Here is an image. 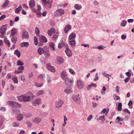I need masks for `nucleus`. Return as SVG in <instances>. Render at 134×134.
Returning <instances> with one entry per match:
<instances>
[{
    "label": "nucleus",
    "instance_id": "32",
    "mask_svg": "<svg viewBox=\"0 0 134 134\" xmlns=\"http://www.w3.org/2000/svg\"><path fill=\"white\" fill-rule=\"evenodd\" d=\"M122 104L121 103H119L117 107L118 110L119 111H120L122 110Z\"/></svg>",
    "mask_w": 134,
    "mask_h": 134
},
{
    "label": "nucleus",
    "instance_id": "22",
    "mask_svg": "<svg viewBox=\"0 0 134 134\" xmlns=\"http://www.w3.org/2000/svg\"><path fill=\"white\" fill-rule=\"evenodd\" d=\"M109 111V109H108L104 108L103 109L102 111H101V114H105V115L107 116Z\"/></svg>",
    "mask_w": 134,
    "mask_h": 134
},
{
    "label": "nucleus",
    "instance_id": "55",
    "mask_svg": "<svg viewBox=\"0 0 134 134\" xmlns=\"http://www.w3.org/2000/svg\"><path fill=\"white\" fill-rule=\"evenodd\" d=\"M92 118V115H90L87 118V120L88 121H90Z\"/></svg>",
    "mask_w": 134,
    "mask_h": 134
},
{
    "label": "nucleus",
    "instance_id": "39",
    "mask_svg": "<svg viewBox=\"0 0 134 134\" xmlns=\"http://www.w3.org/2000/svg\"><path fill=\"white\" fill-rule=\"evenodd\" d=\"M35 33L37 36H39L40 34V30L38 28L36 27L35 29Z\"/></svg>",
    "mask_w": 134,
    "mask_h": 134
},
{
    "label": "nucleus",
    "instance_id": "4",
    "mask_svg": "<svg viewBox=\"0 0 134 134\" xmlns=\"http://www.w3.org/2000/svg\"><path fill=\"white\" fill-rule=\"evenodd\" d=\"M5 25H3L0 28V37L1 38H3L5 33L6 28L5 27Z\"/></svg>",
    "mask_w": 134,
    "mask_h": 134
},
{
    "label": "nucleus",
    "instance_id": "52",
    "mask_svg": "<svg viewBox=\"0 0 134 134\" xmlns=\"http://www.w3.org/2000/svg\"><path fill=\"white\" fill-rule=\"evenodd\" d=\"M102 74L103 76L106 77H107L108 76H111L110 75H109L106 73L105 71H104L102 72Z\"/></svg>",
    "mask_w": 134,
    "mask_h": 134
},
{
    "label": "nucleus",
    "instance_id": "43",
    "mask_svg": "<svg viewBox=\"0 0 134 134\" xmlns=\"http://www.w3.org/2000/svg\"><path fill=\"white\" fill-rule=\"evenodd\" d=\"M106 90L105 87L104 86L103 87V88L101 91V93L103 95H104L105 94V91Z\"/></svg>",
    "mask_w": 134,
    "mask_h": 134
},
{
    "label": "nucleus",
    "instance_id": "27",
    "mask_svg": "<svg viewBox=\"0 0 134 134\" xmlns=\"http://www.w3.org/2000/svg\"><path fill=\"white\" fill-rule=\"evenodd\" d=\"M4 42L9 47H10V42L8 40L6 36L4 37Z\"/></svg>",
    "mask_w": 134,
    "mask_h": 134
},
{
    "label": "nucleus",
    "instance_id": "12",
    "mask_svg": "<svg viewBox=\"0 0 134 134\" xmlns=\"http://www.w3.org/2000/svg\"><path fill=\"white\" fill-rule=\"evenodd\" d=\"M47 68L50 71L54 72L55 71V70L54 67L51 66L49 64H46Z\"/></svg>",
    "mask_w": 134,
    "mask_h": 134
},
{
    "label": "nucleus",
    "instance_id": "3",
    "mask_svg": "<svg viewBox=\"0 0 134 134\" xmlns=\"http://www.w3.org/2000/svg\"><path fill=\"white\" fill-rule=\"evenodd\" d=\"M7 103L12 107L19 108L20 107V105L16 102L9 101L7 102Z\"/></svg>",
    "mask_w": 134,
    "mask_h": 134
},
{
    "label": "nucleus",
    "instance_id": "15",
    "mask_svg": "<svg viewBox=\"0 0 134 134\" xmlns=\"http://www.w3.org/2000/svg\"><path fill=\"white\" fill-rule=\"evenodd\" d=\"M65 52L68 57H69L72 56V53L69 47L66 48Z\"/></svg>",
    "mask_w": 134,
    "mask_h": 134
},
{
    "label": "nucleus",
    "instance_id": "47",
    "mask_svg": "<svg viewBox=\"0 0 134 134\" xmlns=\"http://www.w3.org/2000/svg\"><path fill=\"white\" fill-rule=\"evenodd\" d=\"M43 84L42 83H35V85L37 87H41L43 85Z\"/></svg>",
    "mask_w": 134,
    "mask_h": 134
},
{
    "label": "nucleus",
    "instance_id": "50",
    "mask_svg": "<svg viewBox=\"0 0 134 134\" xmlns=\"http://www.w3.org/2000/svg\"><path fill=\"white\" fill-rule=\"evenodd\" d=\"M13 113L14 114H15V113H18L20 112V110L18 109H13Z\"/></svg>",
    "mask_w": 134,
    "mask_h": 134
},
{
    "label": "nucleus",
    "instance_id": "1",
    "mask_svg": "<svg viewBox=\"0 0 134 134\" xmlns=\"http://www.w3.org/2000/svg\"><path fill=\"white\" fill-rule=\"evenodd\" d=\"M61 77L62 79L64 81L66 85L71 86L73 81L68 77L66 72L65 71H63L60 73Z\"/></svg>",
    "mask_w": 134,
    "mask_h": 134
},
{
    "label": "nucleus",
    "instance_id": "60",
    "mask_svg": "<svg viewBox=\"0 0 134 134\" xmlns=\"http://www.w3.org/2000/svg\"><path fill=\"white\" fill-rule=\"evenodd\" d=\"M126 37V36L124 35H122L121 37V38L123 40H125V39Z\"/></svg>",
    "mask_w": 134,
    "mask_h": 134
},
{
    "label": "nucleus",
    "instance_id": "51",
    "mask_svg": "<svg viewBox=\"0 0 134 134\" xmlns=\"http://www.w3.org/2000/svg\"><path fill=\"white\" fill-rule=\"evenodd\" d=\"M116 120H118V123H119L120 121H123V119L122 118H120L119 116L117 117Z\"/></svg>",
    "mask_w": 134,
    "mask_h": 134
},
{
    "label": "nucleus",
    "instance_id": "33",
    "mask_svg": "<svg viewBox=\"0 0 134 134\" xmlns=\"http://www.w3.org/2000/svg\"><path fill=\"white\" fill-rule=\"evenodd\" d=\"M67 45V44L65 43L64 42H62L61 43H59L58 44V47L59 48H60L63 47L64 45Z\"/></svg>",
    "mask_w": 134,
    "mask_h": 134
},
{
    "label": "nucleus",
    "instance_id": "59",
    "mask_svg": "<svg viewBox=\"0 0 134 134\" xmlns=\"http://www.w3.org/2000/svg\"><path fill=\"white\" fill-rule=\"evenodd\" d=\"M32 115L31 113L27 114L26 115H25V116L26 118H29Z\"/></svg>",
    "mask_w": 134,
    "mask_h": 134
},
{
    "label": "nucleus",
    "instance_id": "18",
    "mask_svg": "<svg viewBox=\"0 0 134 134\" xmlns=\"http://www.w3.org/2000/svg\"><path fill=\"white\" fill-rule=\"evenodd\" d=\"M64 92L67 94H69L72 93L73 91L70 87H67L65 88L64 90Z\"/></svg>",
    "mask_w": 134,
    "mask_h": 134
},
{
    "label": "nucleus",
    "instance_id": "8",
    "mask_svg": "<svg viewBox=\"0 0 134 134\" xmlns=\"http://www.w3.org/2000/svg\"><path fill=\"white\" fill-rule=\"evenodd\" d=\"M84 84V82L80 80H78L77 81V87L78 89H81L83 88Z\"/></svg>",
    "mask_w": 134,
    "mask_h": 134
},
{
    "label": "nucleus",
    "instance_id": "61",
    "mask_svg": "<svg viewBox=\"0 0 134 134\" xmlns=\"http://www.w3.org/2000/svg\"><path fill=\"white\" fill-rule=\"evenodd\" d=\"M21 9H19L18 8H17L15 10V12L16 13H19L20 11L21 10Z\"/></svg>",
    "mask_w": 134,
    "mask_h": 134
},
{
    "label": "nucleus",
    "instance_id": "20",
    "mask_svg": "<svg viewBox=\"0 0 134 134\" xmlns=\"http://www.w3.org/2000/svg\"><path fill=\"white\" fill-rule=\"evenodd\" d=\"M69 44L72 47H74L76 44V41L75 40H68Z\"/></svg>",
    "mask_w": 134,
    "mask_h": 134
},
{
    "label": "nucleus",
    "instance_id": "31",
    "mask_svg": "<svg viewBox=\"0 0 134 134\" xmlns=\"http://www.w3.org/2000/svg\"><path fill=\"white\" fill-rule=\"evenodd\" d=\"M47 83L49 84L51 83L52 81V79L50 76L48 75L47 76Z\"/></svg>",
    "mask_w": 134,
    "mask_h": 134
},
{
    "label": "nucleus",
    "instance_id": "5",
    "mask_svg": "<svg viewBox=\"0 0 134 134\" xmlns=\"http://www.w3.org/2000/svg\"><path fill=\"white\" fill-rule=\"evenodd\" d=\"M64 14V10L61 9H57L54 13V15L57 16H61Z\"/></svg>",
    "mask_w": 134,
    "mask_h": 134
},
{
    "label": "nucleus",
    "instance_id": "6",
    "mask_svg": "<svg viewBox=\"0 0 134 134\" xmlns=\"http://www.w3.org/2000/svg\"><path fill=\"white\" fill-rule=\"evenodd\" d=\"M53 0H47L46 2L43 4L45 8L47 9H48L51 7Z\"/></svg>",
    "mask_w": 134,
    "mask_h": 134
},
{
    "label": "nucleus",
    "instance_id": "9",
    "mask_svg": "<svg viewBox=\"0 0 134 134\" xmlns=\"http://www.w3.org/2000/svg\"><path fill=\"white\" fill-rule=\"evenodd\" d=\"M46 50H48V48L46 46L43 47V48L41 47H39L38 50V53L39 54L41 55L43 53H44Z\"/></svg>",
    "mask_w": 134,
    "mask_h": 134
},
{
    "label": "nucleus",
    "instance_id": "62",
    "mask_svg": "<svg viewBox=\"0 0 134 134\" xmlns=\"http://www.w3.org/2000/svg\"><path fill=\"white\" fill-rule=\"evenodd\" d=\"M130 79V77H127L124 79V82L126 83L127 82L129 81Z\"/></svg>",
    "mask_w": 134,
    "mask_h": 134
},
{
    "label": "nucleus",
    "instance_id": "38",
    "mask_svg": "<svg viewBox=\"0 0 134 134\" xmlns=\"http://www.w3.org/2000/svg\"><path fill=\"white\" fill-rule=\"evenodd\" d=\"M127 23V21L125 20H122L121 21L120 25L123 27H124L125 26Z\"/></svg>",
    "mask_w": 134,
    "mask_h": 134
},
{
    "label": "nucleus",
    "instance_id": "29",
    "mask_svg": "<svg viewBox=\"0 0 134 134\" xmlns=\"http://www.w3.org/2000/svg\"><path fill=\"white\" fill-rule=\"evenodd\" d=\"M20 53L18 49L15 50L14 52V54L16 55L18 58H19L20 56Z\"/></svg>",
    "mask_w": 134,
    "mask_h": 134
},
{
    "label": "nucleus",
    "instance_id": "30",
    "mask_svg": "<svg viewBox=\"0 0 134 134\" xmlns=\"http://www.w3.org/2000/svg\"><path fill=\"white\" fill-rule=\"evenodd\" d=\"M29 5L31 8H33L35 6V2L34 0H31L30 1Z\"/></svg>",
    "mask_w": 134,
    "mask_h": 134
},
{
    "label": "nucleus",
    "instance_id": "10",
    "mask_svg": "<svg viewBox=\"0 0 134 134\" xmlns=\"http://www.w3.org/2000/svg\"><path fill=\"white\" fill-rule=\"evenodd\" d=\"M63 103V101L60 100L57 101L55 103V106L57 108H59L61 107Z\"/></svg>",
    "mask_w": 134,
    "mask_h": 134
},
{
    "label": "nucleus",
    "instance_id": "36",
    "mask_svg": "<svg viewBox=\"0 0 134 134\" xmlns=\"http://www.w3.org/2000/svg\"><path fill=\"white\" fill-rule=\"evenodd\" d=\"M9 1L8 0H6L2 5V6L3 8H4L6 7L8 4Z\"/></svg>",
    "mask_w": 134,
    "mask_h": 134
},
{
    "label": "nucleus",
    "instance_id": "41",
    "mask_svg": "<svg viewBox=\"0 0 134 134\" xmlns=\"http://www.w3.org/2000/svg\"><path fill=\"white\" fill-rule=\"evenodd\" d=\"M17 39L16 37H14L11 39L12 42L14 44L16 43L17 41Z\"/></svg>",
    "mask_w": 134,
    "mask_h": 134
},
{
    "label": "nucleus",
    "instance_id": "11",
    "mask_svg": "<svg viewBox=\"0 0 134 134\" xmlns=\"http://www.w3.org/2000/svg\"><path fill=\"white\" fill-rule=\"evenodd\" d=\"M64 62L63 58L61 57H57L56 63L59 65L62 64Z\"/></svg>",
    "mask_w": 134,
    "mask_h": 134
},
{
    "label": "nucleus",
    "instance_id": "49",
    "mask_svg": "<svg viewBox=\"0 0 134 134\" xmlns=\"http://www.w3.org/2000/svg\"><path fill=\"white\" fill-rule=\"evenodd\" d=\"M67 119L66 118V116L65 115H64V123L62 124V126H65V125L66 124V121H67Z\"/></svg>",
    "mask_w": 134,
    "mask_h": 134
},
{
    "label": "nucleus",
    "instance_id": "19",
    "mask_svg": "<svg viewBox=\"0 0 134 134\" xmlns=\"http://www.w3.org/2000/svg\"><path fill=\"white\" fill-rule=\"evenodd\" d=\"M41 119L39 118L36 117L33 120V122L36 124H38L41 121Z\"/></svg>",
    "mask_w": 134,
    "mask_h": 134
},
{
    "label": "nucleus",
    "instance_id": "57",
    "mask_svg": "<svg viewBox=\"0 0 134 134\" xmlns=\"http://www.w3.org/2000/svg\"><path fill=\"white\" fill-rule=\"evenodd\" d=\"M49 30L51 31L52 33H54L55 32V29L53 27L51 28Z\"/></svg>",
    "mask_w": 134,
    "mask_h": 134
},
{
    "label": "nucleus",
    "instance_id": "17",
    "mask_svg": "<svg viewBox=\"0 0 134 134\" xmlns=\"http://www.w3.org/2000/svg\"><path fill=\"white\" fill-rule=\"evenodd\" d=\"M76 37V35L75 33L72 32L69 35L68 38V40H74V39Z\"/></svg>",
    "mask_w": 134,
    "mask_h": 134
},
{
    "label": "nucleus",
    "instance_id": "56",
    "mask_svg": "<svg viewBox=\"0 0 134 134\" xmlns=\"http://www.w3.org/2000/svg\"><path fill=\"white\" fill-rule=\"evenodd\" d=\"M24 69V67L23 66H19L18 68V70H21V71L23 70Z\"/></svg>",
    "mask_w": 134,
    "mask_h": 134
},
{
    "label": "nucleus",
    "instance_id": "40",
    "mask_svg": "<svg viewBox=\"0 0 134 134\" xmlns=\"http://www.w3.org/2000/svg\"><path fill=\"white\" fill-rule=\"evenodd\" d=\"M12 79L13 80L14 83H18V81L17 79V77L16 76H13L12 77Z\"/></svg>",
    "mask_w": 134,
    "mask_h": 134
},
{
    "label": "nucleus",
    "instance_id": "24",
    "mask_svg": "<svg viewBox=\"0 0 134 134\" xmlns=\"http://www.w3.org/2000/svg\"><path fill=\"white\" fill-rule=\"evenodd\" d=\"M48 49L47 50L45 51L44 52V54L46 58L48 59L49 57L50 56V53L48 52Z\"/></svg>",
    "mask_w": 134,
    "mask_h": 134
},
{
    "label": "nucleus",
    "instance_id": "23",
    "mask_svg": "<svg viewBox=\"0 0 134 134\" xmlns=\"http://www.w3.org/2000/svg\"><path fill=\"white\" fill-rule=\"evenodd\" d=\"M23 119V116L22 114L18 113L17 114V120L19 121H21Z\"/></svg>",
    "mask_w": 134,
    "mask_h": 134
},
{
    "label": "nucleus",
    "instance_id": "14",
    "mask_svg": "<svg viewBox=\"0 0 134 134\" xmlns=\"http://www.w3.org/2000/svg\"><path fill=\"white\" fill-rule=\"evenodd\" d=\"M41 99L40 98H38L32 102L33 105H39L41 103Z\"/></svg>",
    "mask_w": 134,
    "mask_h": 134
},
{
    "label": "nucleus",
    "instance_id": "7",
    "mask_svg": "<svg viewBox=\"0 0 134 134\" xmlns=\"http://www.w3.org/2000/svg\"><path fill=\"white\" fill-rule=\"evenodd\" d=\"M40 43L38 44L39 46H41L42 45V42L46 43L47 42L46 38L44 36L40 35L39 36Z\"/></svg>",
    "mask_w": 134,
    "mask_h": 134
},
{
    "label": "nucleus",
    "instance_id": "28",
    "mask_svg": "<svg viewBox=\"0 0 134 134\" xmlns=\"http://www.w3.org/2000/svg\"><path fill=\"white\" fill-rule=\"evenodd\" d=\"M59 32H57L55 34H54L53 35V37H52V39L54 41H56L57 38L58 36V34H59Z\"/></svg>",
    "mask_w": 134,
    "mask_h": 134
},
{
    "label": "nucleus",
    "instance_id": "42",
    "mask_svg": "<svg viewBox=\"0 0 134 134\" xmlns=\"http://www.w3.org/2000/svg\"><path fill=\"white\" fill-rule=\"evenodd\" d=\"M123 111L124 113H125L127 114H129V115H130V112L127 109H125L122 110Z\"/></svg>",
    "mask_w": 134,
    "mask_h": 134
},
{
    "label": "nucleus",
    "instance_id": "58",
    "mask_svg": "<svg viewBox=\"0 0 134 134\" xmlns=\"http://www.w3.org/2000/svg\"><path fill=\"white\" fill-rule=\"evenodd\" d=\"M98 73H96V74L94 78V81H96L97 80H98Z\"/></svg>",
    "mask_w": 134,
    "mask_h": 134
},
{
    "label": "nucleus",
    "instance_id": "37",
    "mask_svg": "<svg viewBox=\"0 0 134 134\" xmlns=\"http://www.w3.org/2000/svg\"><path fill=\"white\" fill-rule=\"evenodd\" d=\"M44 93V91L42 90L38 91L36 93V96H38Z\"/></svg>",
    "mask_w": 134,
    "mask_h": 134
},
{
    "label": "nucleus",
    "instance_id": "46",
    "mask_svg": "<svg viewBox=\"0 0 134 134\" xmlns=\"http://www.w3.org/2000/svg\"><path fill=\"white\" fill-rule=\"evenodd\" d=\"M45 75L44 74H41L39 75L38 76V79L43 80V78L44 77Z\"/></svg>",
    "mask_w": 134,
    "mask_h": 134
},
{
    "label": "nucleus",
    "instance_id": "63",
    "mask_svg": "<svg viewBox=\"0 0 134 134\" xmlns=\"http://www.w3.org/2000/svg\"><path fill=\"white\" fill-rule=\"evenodd\" d=\"M23 6L24 8H25L26 9H28V7L26 4H24L23 5Z\"/></svg>",
    "mask_w": 134,
    "mask_h": 134
},
{
    "label": "nucleus",
    "instance_id": "48",
    "mask_svg": "<svg viewBox=\"0 0 134 134\" xmlns=\"http://www.w3.org/2000/svg\"><path fill=\"white\" fill-rule=\"evenodd\" d=\"M38 38H37L35 36L34 37V42L36 46L37 45L38 43Z\"/></svg>",
    "mask_w": 134,
    "mask_h": 134
},
{
    "label": "nucleus",
    "instance_id": "26",
    "mask_svg": "<svg viewBox=\"0 0 134 134\" xmlns=\"http://www.w3.org/2000/svg\"><path fill=\"white\" fill-rule=\"evenodd\" d=\"M29 45V43L27 42H23L20 44V46L21 47H27Z\"/></svg>",
    "mask_w": 134,
    "mask_h": 134
},
{
    "label": "nucleus",
    "instance_id": "44",
    "mask_svg": "<svg viewBox=\"0 0 134 134\" xmlns=\"http://www.w3.org/2000/svg\"><path fill=\"white\" fill-rule=\"evenodd\" d=\"M24 65V63L20 60H18L17 62V65L18 66H22Z\"/></svg>",
    "mask_w": 134,
    "mask_h": 134
},
{
    "label": "nucleus",
    "instance_id": "45",
    "mask_svg": "<svg viewBox=\"0 0 134 134\" xmlns=\"http://www.w3.org/2000/svg\"><path fill=\"white\" fill-rule=\"evenodd\" d=\"M26 124L29 127H30L32 125V123L29 121H27L26 122Z\"/></svg>",
    "mask_w": 134,
    "mask_h": 134
},
{
    "label": "nucleus",
    "instance_id": "25",
    "mask_svg": "<svg viewBox=\"0 0 134 134\" xmlns=\"http://www.w3.org/2000/svg\"><path fill=\"white\" fill-rule=\"evenodd\" d=\"M16 33V29L15 28H13L11 30L10 36H14Z\"/></svg>",
    "mask_w": 134,
    "mask_h": 134
},
{
    "label": "nucleus",
    "instance_id": "35",
    "mask_svg": "<svg viewBox=\"0 0 134 134\" xmlns=\"http://www.w3.org/2000/svg\"><path fill=\"white\" fill-rule=\"evenodd\" d=\"M49 46L52 48V49L54 50H55V49L54 48V44L53 42H50L49 43Z\"/></svg>",
    "mask_w": 134,
    "mask_h": 134
},
{
    "label": "nucleus",
    "instance_id": "13",
    "mask_svg": "<svg viewBox=\"0 0 134 134\" xmlns=\"http://www.w3.org/2000/svg\"><path fill=\"white\" fill-rule=\"evenodd\" d=\"M73 99L76 103L79 104L80 103V99L79 97L77 95H73L72 97Z\"/></svg>",
    "mask_w": 134,
    "mask_h": 134
},
{
    "label": "nucleus",
    "instance_id": "54",
    "mask_svg": "<svg viewBox=\"0 0 134 134\" xmlns=\"http://www.w3.org/2000/svg\"><path fill=\"white\" fill-rule=\"evenodd\" d=\"M69 72L72 74L74 75L75 74V72L74 70L71 68H70L69 69Z\"/></svg>",
    "mask_w": 134,
    "mask_h": 134
},
{
    "label": "nucleus",
    "instance_id": "53",
    "mask_svg": "<svg viewBox=\"0 0 134 134\" xmlns=\"http://www.w3.org/2000/svg\"><path fill=\"white\" fill-rule=\"evenodd\" d=\"M36 13L38 16L40 17L41 16V12L40 10H37L36 11Z\"/></svg>",
    "mask_w": 134,
    "mask_h": 134
},
{
    "label": "nucleus",
    "instance_id": "16",
    "mask_svg": "<svg viewBox=\"0 0 134 134\" xmlns=\"http://www.w3.org/2000/svg\"><path fill=\"white\" fill-rule=\"evenodd\" d=\"M71 26L69 24H68L66 25L64 29V31L65 34H67L69 31L71 29Z\"/></svg>",
    "mask_w": 134,
    "mask_h": 134
},
{
    "label": "nucleus",
    "instance_id": "21",
    "mask_svg": "<svg viewBox=\"0 0 134 134\" xmlns=\"http://www.w3.org/2000/svg\"><path fill=\"white\" fill-rule=\"evenodd\" d=\"M29 37V35L27 32H23L22 35V37L23 38H27Z\"/></svg>",
    "mask_w": 134,
    "mask_h": 134
},
{
    "label": "nucleus",
    "instance_id": "2",
    "mask_svg": "<svg viewBox=\"0 0 134 134\" xmlns=\"http://www.w3.org/2000/svg\"><path fill=\"white\" fill-rule=\"evenodd\" d=\"M17 98L20 101L24 102H28L30 100V97L27 95L18 96Z\"/></svg>",
    "mask_w": 134,
    "mask_h": 134
},
{
    "label": "nucleus",
    "instance_id": "64",
    "mask_svg": "<svg viewBox=\"0 0 134 134\" xmlns=\"http://www.w3.org/2000/svg\"><path fill=\"white\" fill-rule=\"evenodd\" d=\"M93 107L94 108H95L97 106V104L94 102H93L92 103Z\"/></svg>",
    "mask_w": 134,
    "mask_h": 134
},
{
    "label": "nucleus",
    "instance_id": "34",
    "mask_svg": "<svg viewBox=\"0 0 134 134\" xmlns=\"http://www.w3.org/2000/svg\"><path fill=\"white\" fill-rule=\"evenodd\" d=\"M74 8L77 10H80L81 8V7L78 4H76L74 5Z\"/></svg>",
    "mask_w": 134,
    "mask_h": 134
}]
</instances>
